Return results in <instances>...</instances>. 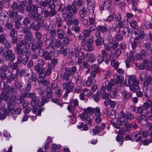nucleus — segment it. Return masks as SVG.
I'll return each mask as SVG.
<instances>
[{
	"instance_id": "1",
	"label": "nucleus",
	"mask_w": 152,
	"mask_h": 152,
	"mask_svg": "<svg viewBox=\"0 0 152 152\" xmlns=\"http://www.w3.org/2000/svg\"><path fill=\"white\" fill-rule=\"evenodd\" d=\"M26 9L28 12V16L33 19L34 21H38L37 24L39 28L44 26V20L42 19L43 17L40 16L41 15L38 13L37 7L36 5H30L26 7Z\"/></svg>"
},
{
	"instance_id": "2",
	"label": "nucleus",
	"mask_w": 152,
	"mask_h": 152,
	"mask_svg": "<svg viewBox=\"0 0 152 152\" xmlns=\"http://www.w3.org/2000/svg\"><path fill=\"white\" fill-rule=\"evenodd\" d=\"M91 113H94L96 116L102 115L100 109L98 107L95 108H88L82 115H80V118L83 120L87 121L88 124L90 126L92 124L93 118V116L91 115Z\"/></svg>"
},
{
	"instance_id": "3",
	"label": "nucleus",
	"mask_w": 152,
	"mask_h": 152,
	"mask_svg": "<svg viewBox=\"0 0 152 152\" xmlns=\"http://www.w3.org/2000/svg\"><path fill=\"white\" fill-rule=\"evenodd\" d=\"M16 53L18 56L17 57V61L19 64H22L26 65L28 63L31 52L30 50H15Z\"/></svg>"
},
{
	"instance_id": "4",
	"label": "nucleus",
	"mask_w": 152,
	"mask_h": 152,
	"mask_svg": "<svg viewBox=\"0 0 152 152\" xmlns=\"http://www.w3.org/2000/svg\"><path fill=\"white\" fill-rule=\"evenodd\" d=\"M11 8L12 10L9 11V16L10 18L14 19H17L18 17V12L22 14L24 11V7L21 4L19 5L15 2L13 3Z\"/></svg>"
},
{
	"instance_id": "5",
	"label": "nucleus",
	"mask_w": 152,
	"mask_h": 152,
	"mask_svg": "<svg viewBox=\"0 0 152 152\" xmlns=\"http://www.w3.org/2000/svg\"><path fill=\"white\" fill-rule=\"evenodd\" d=\"M52 66V64H49L46 70L45 69L34 70L39 76L38 78L39 82L40 79H44L46 77V75L48 76L50 74Z\"/></svg>"
},
{
	"instance_id": "6",
	"label": "nucleus",
	"mask_w": 152,
	"mask_h": 152,
	"mask_svg": "<svg viewBox=\"0 0 152 152\" xmlns=\"http://www.w3.org/2000/svg\"><path fill=\"white\" fill-rule=\"evenodd\" d=\"M48 8L50 9L49 10L47 9L42 10L41 13H43L44 17L46 18H51L55 16L57 13V11L56 10V8H55V6L53 5H50Z\"/></svg>"
},
{
	"instance_id": "7",
	"label": "nucleus",
	"mask_w": 152,
	"mask_h": 152,
	"mask_svg": "<svg viewBox=\"0 0 152 152\" xmlns=\"http://www.w3.org/2000/svg\"><path fill=\"white\" fill-rule=\"evenodd\" d=\"M77 69L75 66H72L71 69L69 67H66L63 76V80L65 81H68L70 77L74 74L76 72Z\"/></svg>"
},
{
	"instance_id": "8",
	"label": "nucleus",
	"mask_w": 152,
	"mask_h": 152,
	"mask_svg": "<svg viewBox=\"0 0 152 152\" xmlns=\"http://www.w3.org/2000/svg\"><path fill=\"white\" fill-rule=\"evenodd\" d=\"M67 10L66 17L67 18H71L73 16V14H76L77 12V8L76 5L73 3L72 5H69L66 6Z\"/></svg>"
},
{
	"instance_id": "9",
	"label": "nucleus",
	"mask_w": 152,
	"mask_h": 152,
	"mask_svg": "<svg viewBox=\"0 0 152 152\" xmlns=\"http://www.w3.org/2000/svg\"><path fill=\"white\" fill-rule=\"evenodd\" d=\"M45 30L46 31L51 37H54L56 35L57 31L54 28L52 24H50L48 25L47 23L45 24L43 27Z\"/></svg>"
},
{
	"instance_id": "10",
	"label": "nucleus",
	"mask_w": 152,
	"mask_h": 152,
	"mask_svg": "<svg viewBox=\"0 0 152 152\" xmlns=\"http://www.w3.org/2000/svg\"><path fill=\"white\" fill-rule=\"evenodd\" d=\"M4 59L7 61H10L11 62L13 61L15 59V56L11 50H7L3 54Z\"/></svg>"
},
{
	"instance_id": "11",
	"label": "nucleus",
	"mask_w": 152,
	"mask_h": 152,
	"mask_svg": "<svg viewBox=\"0 0 152 152\" xmlns=\"http://www.w3.org/2000/svg\"><path fill=\"white\" fill-rule=\"evenodd\" d=\"M136 52L135 50H132L130 53H127L126 54V56L127 57V59L126 61V64L127 68L129 67L130 64L129 62L133 63L134 61L135 58L134 55Z\"/></svg>"
},
{
	"instance_id": "12",
	"label": "nucleus",
	"mask_w": 152,
	"mask_h": 152,
	"mask_svg": "<svg viewBox=\"0 0 152 152\" xmlns=\"http://www.w3.org/2000/svg\"><path fill=\"white\" fill-rule=\"evenodd\" d=\"M148 88L152 90V77L150 75L147 77L144 82L143 89L146 91Z\"/></svg>"
},
{
	"instance_id": "13",
	"label": "nucleus",
	"mask_w": 152,
	"mask_h": 152,
	"mask_svg": "<svg viewBox=\"0 0 152 152\" xmlns=\"http://www.w3.org/2000/svg\"><path fill=\"white\" fill-rule=\"evenodd\" d=\"M111 80L109 82H105L103 83L101 88V90L104 92L106 91L107 89L108 92H109L112 89L113 86H114Z\"/></svg>"
},
{
	"instance_id": "14",
	"label": "nucleus",
	"mask_w": 152,
	"mask_h": 152,
	"mask_svg": "<svg viewBox=\"0 0 152 152\" xmlns=\"http://www.w3.org/2000/svg\"><path fill=\"white\" fill-rule=\"evenodd\" d=\"M74 86V83L72 81L65 82L63 84V89L67 91V92H71Z\"/></svg>"
},
{
	"instance_id": "15",
	"label": "nucleus",
	"mask_w": 152,
	"mask_h": 152,
	"mask_svg": "<svg viewBox=\"0 0 152 152\" xmlns=\"http://www.w3.org/2000/svg\"><path fill=\"white\" fill-rule=\"evenodd\" d=\"M28 40V39L25 38L23 39L20 41L19 42L16 44L15 49L18 50L23 49L24 50H27L25 48H23V47L24 45H27L28 44V42L27 41Z\"/></svg>"
},
{
	"instance_id": "16",
	"label": "nucleus",
	"mask_w": 152,
	"mask_h": 152,
	"mask_svg": "<svg viewBox=\"0 0 152 152\" xmlns=\"http://www.w3.org/2000/svg\"><path fill=\"white\" fill-rule=\"evenodd\" d=\"M0 87L2 91H3L7 94L11 93L13 91V89L12 87H10L7 84L5 83H1Z\"/></svg>"
},
{
	"instance_id": "17",
	"label": "nucleus",
	"mask_w": 152,
	"mask_h": 152,
	"mask_svg": "<svg viewBox=\"0 0 152 152\" xmlns=\"http://www.w3.org/2000/svg\"><path fill=\"white\" fill-rule=\"evenodd\" d=\"M24 95L25 97L32 99L31 101V103L33 104H34L35 102V99L36 98V94L34 92H29V91H26L24 94Z\"/></svg>"
},
{
	"instance_id": "18",
	"label": "nucleus",
	"mask_w": 152,
	"mask_h": 152,
	"mask_svg": "<svg viewBox=\"0 0 152 152\" xmlns=\"http://www.w3.org/2000/svg\"><path fill=\"white\" fill-rule=\"evenodd\" d=\"M45 64V62L42 59H39L38 62V64L35 65L34 67V70L42 69H45V68L43 67Z\"/></svg>"
},
{
	"instance_id": "19",
	"label": "nucleus",
	"mask_w": 152,
	"mask_h": 152,
	"mask_svg": "<svg viewBox=\"0 0 152 152\" xmlns=\"http://www.w3.org/2000/svg\"><path fill=\"white\" fill-rule=\"evenodd\" d=\"M128 83L129 84H139L140 81L137 79L135 75H130L129 77Z\"/></svg>"
},
{
	"instance_id": "20",
	"label": "nucleus",
	"mask_w": 152,
	"mask_h": 152,
	"mask_svg": "<svg viewBox=\"0 0 152 152\" xmlns=\"http://www.w3.org/2000/svg\"><path fill=\"white\" fill-rule=\"evenodd\" d=\"M127 114H125L123 111L121 112L120 113V117L118 119V124H120L127 121Z\"/></svg>"
},
{
	"instance_id": "21",
	"label": "nucleus",
	"mask_w": 152,
	"mask_h": 152,
	"mask_svg": "<svg viewBox=\"0 0 152 152\" xmlns=\"http://www.w3.org/2000/svg\"><path fill=\"white\" fill-rule=\"evenodd\" d=\"M69 18L66 23L68 25L71 26L73 24L75 26H77L79 25V21L78 19L76 18Z\"/></svg>"
},
{
	"instance_id": "22",
	"label": "nucleus",
	"mask_w": 152,
	"mask_h": 152,
	"mask_svg": "<svg viewBox=\"0 0 152 152\" xmlns=\"http://www.w3.org/2000/svg\"><path fill=\"white\" fill-rule=\"evenodd\" d=\"M120 125L122 126L124 125L125 131L129 133L131 131L130 128L131 127V124H130L128 121H124V122H122L119 124Z\"/></svg>"
},
{
	"instance_id": "23",
	"label": "nucleus",
	"mask_w": 152,
	"mask_h": 152,
	"mask_svg": "<svg viewBox=\"0 0 152 152\" xmlns=\"http://www.w3.org/2000/svg\"><path fill=\"white\" fill-rule=\"evenodd\" d=\"M142 62L144 63L146 69L149 71H152V64L149 60H147V59H144Z\"/></svg>"
},
{
	"instance_id": "24",
	"label": "nucleus",
	"mask_w": 152,
	"mask_h": 152,
	"mask_svg": "<svg viewBox=\"0 0 152 152\" xmlns=\"http://www.w3.org/2000/svg\"><path fill=\"white\" fill-rule=\"evenodd\" d=\"M122 94L124 101H126L132 96L131 93H130L125 90L123 91L122 92Z\"/></svg>"
},
{
	"instance_id": "25",
	"label": "nucleus",
	"mask_w": 152,
	"mask_h": 152,
	"mask_svg": "<svg viewBox=\"0 0 152 152\" xmlns=\"http://www.w3.org/2000/svg\"><path fill=\"white\" fill-rule=\"evenodd\" d=\"M9 114V111L3 107L0 108V117L1 119H4Z\"/></svg>"
},
{
	"instance_id": "26",
	"label": "nucleus",
	"mask_w": 152,
	"mask_h": 152,
	"mask_svg": "<svg viewBox=\"0 0 152 152\" xmlns=\"http://www.w3.org/2000/svg\"><path fill=\"white\" fill-rule=\"evenodd\" d=\"M122 78V76L117 75L115 79H111L110 80L113 83V85L114 86L116 84L120 83L122 82L123 79Z\"/></svg>"
},
{
	"instance_id": "27",
	"label": "nucleus",
	"mask_w": 152,
	"mask_h": 152,
	"mask_svg": "<svg viewBox=\"0 0 152 152\" xmlns=\"http://www.w3.org/2000/svg\"><path fill=\"white\" fill-rule=\"evenodd\" d=\"M57 34L59 39H62L65 37V32L62 29L58 28L57 30Z\"/></svg>"
},
{
	"instance_id": "28",
	"label": "nucleus",
	"mask_w": 152,
	"mask_h": 152,
	"mask_svg": "<svg viewBox=\"0 0 152 152\" xmlns=\"http://www.w3.org/2000/svg\"><path fill=\"white\" fill-rule=\"evenodd\" d=\"M152 105V101L151 100H149L146 102H144L143 104V107L144 108L145 111H146V114H148V111H147V109L150 108Z\"/></svg>"
},
{
	"instance_id": "29",
	"label": "nucleus",
	"mask_w": 152,
	"mask_h": 152,
	"mask_svg": "<svg viewBox=\"0 0 152 152\" xmlns=\"http://www.w3.org/2000/svg\"><path fill=\"white\" fill-rule=\"evenodd\" d=\"M88 8L85 6H83L82 8L79 11V14L80 17H82V18L84 17L85 15L87 14L88 12Z\"/></svg>"
},
{
	"instance_id": "30",
	"label": "nucleus",
	"mask_w": 152,
	"mask_h": 152,
	"mask_svg": "<svg viewBox=\"0 0 152 152\" xmlns=\"http://www.w3.org/2000/svg\"><path fill=\"white\" fill-rule=\"evenodd\" d=\"M19 75L21 78H23L24 77H28L30 75V74L26 72V70L25 68H23L20 71Z\"/></svg>"
},
{
	"instance_id": "31",
	"label": "nucleus",
	"mask_w": 152,
	"mask_h": 152,
	"mask_svg": "<svg viewBox=\"0 0 152 152\" xmlns=\"http://www.w3.org/2000/svg\"><path fill=\"white\" fill-rule=\"evenodd\" d=\"M46 92V96L49 99H51L53 96V93L50 88L47 86L45 88Z\"/></svg>"
},
{
	"instance_id": "32",
	"label": "nucleus",
	"mask_w": 152,
	"mask_h": 152,
	"mask_svg": "<svg viewBox=\"0 0 152 152\" xmlns=\"http://www.w3.org/2000/svg\"><path fill=\"white\" fill-rule=\"evenodd\" d=\"M29 27L30 29H31L35 31H38L40 29L38 25L37 24H36L35 22L34 21H32L31 22Z\"/></svg>"
},
{
	"instance_id": "33",
	"label": "nucleus",
	"mask_w": 152,
	"mask_h": 152,
	"mask_svg": "<svg viewBox=\"0 0 152 152\" xmlns=\"http://www.w3.org/2000/svg\"><path fill=\"white\" fill-rule=\"evenodd\" d=\"M139 84H130L129 87L130 90L133 92H137V91L140 90V87L138 86Z\"/></svg>"
},
{
	"instance_id": "34",
	"label": "nucleus",
	"mask_w": 152,
	"mask_h": 152,
	"mask_svg": "<svg viewBox=\"0 0 152 152\" xmlns=\"http://www.w3.org/2000/svg\"><path fill=\"white\" fill-rule=\"evenodd\" d=\"M51 0H42L39 2V4L42 7H46L48 6H49L50 5V4H51Z\"/></svg>"
},
{
	"instance_id": "35",
	"label": "nucleus",
	"mask_w": 152,
	"mask_h": 152,
	"mask_svg": "<svg viewBox=\"0 0 152 152\" xmlns=\"http://www.w3.org/2000/svg\"><path fill=\"white\" fill-rule=\"evenodd\" d=\"M17 75H15V76H13L12 74L9 75L7 78V81L6 83H10L12 80L13 81L16 80H17Z\"/></svg>"
},
{
	"instance_id": "36",
	"label": "nucleus",
	"mask_w": 152,
	"mask_h": 152,
	"mask_svg": "<svg viewBox=\"0 0 152 152\" xmlns=\"http://www.w3.org/2000/svg\"><path fill=\"white\" fill-rule=\"evenodd\" d=\"M79 103V101L77 99H73L72 100L71 104H73V105H72V108L73 110V112H74L75 110L76 109V107L78 106Z\"/></svg>"
},
{
	"instance_id": "37",
	"label": "nucleus",
	"mask_w": 152,
	"mask_h": 152,
	"mask_svg": "<svg viewBox=\"0 0 152 152\" xmlns=\"http://www.w3.org/2000/svg\"><path fill=\"white\" fill-rule=\"evenodd\" d=\"M32 19L30 17H26L23 19V24L24 26H27L30 25L31 23V21Z\"/></svg>"
},
{
	"instance_id": "38",
	"label": "nucleus",
	"mask_w": 152,
	"mask_h": 152,
	"mask_svg": "<svg viewBox=\"0 0 152 152\" xmlns=\"http://www.w3.org/2000/svg\"><path fill=\"white\" fill-rule=\"evenodd\" d=\"M69 50L68 48H65L64 47L62 46L60 48L59 52L61 54H63L64 56H66L69 52Z\"/></svg>"
},
{
	"instance_id": "39",
	"label": "nucleus",
	"mask_w": 152,
	"mask_h": 152,
	"mask_svg": "<svg viewBox=\"0 0 152 152\" xmlns=\"http://www.w3.org/2000/svg\"><path fill=\"white\" fill-rule=\"evenodd\" d=\"M109 94L111 98H115L118 96L117 90L116 88H113L111 91H110Z\"/></svg>"
},
{
	"instance_id": "40",
	"label": "nucleus",
	"mask_w": 152,
	"mask_h": 152,
	"mask_svg": "<svg viewBox=\"0 0 152 152\" xmlns=\"http://www.w3.org/2000/svg\"><path fill=\"white\" fill-rule=\"evenodd\" d=\"M43 57L45 61L51 60L52 58V54L50 52H45Z\"/></svg>"
},
{
	"instance_id": "41",
	"label": "nucleus",
	"mask_w": 152,
	"mask_h": 152,
	"mask_svg": "<svg viewBox=\"0 0 152 152\" xmlns=\"http://www.w3.org/2000/svg\"><path fill=\"white\" fill-rule=\"evenodd\" d=\"M145 36V34L143 31H140L139 34L135 38V39L137 41L140 40V39H143Z\"/></svg>"
},
{
	"instance_id": "42",
	"label": "nucleus",
	"mask_w": 152,
	"mask_h": 152,
	"mask_svg": "<svg viewBox=\"0 0 152 152\" xmlns=\"http://www.w3.org/2000/svg\"><path fill=\"white\" fill-rule=\"evenodd\" d=\"M95 42L96 46H100L102 45L104 42L103 39L102 37L97 38L95 40Z\"/></svg>"
},
{
	"instance_id": "43",
	"label": "nucleus",
	"mask_w": 152,
	"mask_h": 152,
	"mask_svg": "<svg viewBox=\"0 0 152 152\" xmlns=\"http://www.w3.org/2000/svg\"><path fill=\"white\" fill-rule=\"evenodd\" d=\"M88 5V8L90 12H93L95 9V5L92 2H90L89 4L87 3Z\"/></svg>"
},
{
	"instance_id": "44",
	"label": "nucleus",
	"mask_w": 152,
	"mask_h": 152,
	"mask_svg": "<svg viewBox=\"0 0 152 152\" xmlns=\"http://www.w3.org/2000/svg\"><path fill=\"white\" fill-rule=\"evenodd\" d=\"M14 107V103L13 102H9L8 103V106L7 108L8 110L10 112H11L13 110Z\"/></svg>"
},
{
	"instance_id": "45",
	"label": "nucleus",
	"mask_w": 152,
	"mask_h": 152,
	"mask_svg": "<svg viewBox=\"0 0 152 152\" xmlns=\"http://www.w3.org/2000/svg\"><path fill=\"white\" fill-rule=\"evenodd\" d=\"M103 4L104 7L108 9H110L111 7V2L110 0H105L104 1Z\"/></svg>"
},
{
	"instance_id": "46",
	"label": "nucleus",
	"mask_w": 152,
	"mask_h": 152,
	"mask_svg": "<svg viewBox=\"0 0 152 152\" xmlns=\"http://www.w3.org/2000/svg\"><path fill=\"white\" fill-rule=\"evenodd\" d=\"M122 33L124 35L128 36L130 34V31L129 28L127 27H124L123 29Z\"/></svg>"
},
{
	"instance_id": "47",
	"label": "nucleus",
	"mask_w": 152,
	"mask_h": 152,
	"mask_svg": "<svg viewBox=\"0 0 152 152\" xmlns=\"http://www.w3.org/2000/svg\"><path fill=\"white\" fill-rule=\"evenodd\" d=\"M0 77L1 79V83H5L4 80L7 78V74L5 72H2L0 75Z\"/></svg>"
},
{
	"instance_id": "48",
	"label": "nucleus",
	"mask_w": 152,
	"mask_h": 152,
	"mask_svg": "<svg viewBox=\"0 0 152 152\" xmlns=\"http://www.w3.org/2000/svg\"><path fill=\"white\" fill-rule=\"evenodd\" d=\"M25 88L26 91H29L31 90V81L28 80L26 83Z\"/></svg>"
},
{
	"instance_id": "49",
	"label": "nucleus",
	"mask_w": 152,
	"mask_h": 152,
	"mask_svg": "<svg viewBox=\"0 0 152 152\" xmlns=\"http://www.w3.org/2000/svg\"><path fill=\"white\" fill-rule=\"evenodd\" d=\"M49 99L45 96H42L41 105H44L46 103L48 102L49 101Z\"/></svg>"
},
{
	"instance_id": "50",
	"label": "nucleus",
	"mask_w": 152,
	"mask_h": 152,
	"mask_svg": "<svg viewBox=\"0 0 152 152\" xmlns=\"http://www.w3.org/2000/svg\"><path fill=\"white\" fill-rule=\"evenodd\" d=\"M2 44L4 46V49L6 50H9V49L10 47V44L8 42L7 40L5 41L4 43Z\"/></svg>"
},
{
	"instance_id": "51",
	"label": "nucleus",
	"mask_w": 152,
	"mask_h": 152,
	"mask_svg": "<svg viewBox=\"0 0 152 152\" xmlns=\"http://www.w3.org/2000/svg\"><path fill=\"white\" fill-rule=\"evenodd\" d=\"M97 30L98 31H101L102 33H105L107 31V28L105 26H99L97 27Z\"/></svg>"
},
{
	"instance_id": "52",
	"label": "nucleus",
	"mask_w": 152,
	"mask_h": 152,
	"mask_svg": "<svg viewBox=\"0 0 152 152\" xmlns=\"http://www.w3.org/2000/svg\"><path fill=\"white\" fill-rule=\"evenodd\" d=\"M0 14L1 16L6 18L7 19L6 20L9 19L8 12L4 10L0 12Z\"/></svg>"
},
{
	"instance_id": "53",
	"label": "nucleus",
	"mask_w": 152,
	"mask_h": 152,
	"mask_svg": "<svg viewBox=\"0 0 152 152\" xmlns=\"http://www.w3.org/2000/svg\"><path fill=\"white\" fill-rule=\"evenodd\" d=\"M5 26L6 28L9 30H10L13 28V25L12 23L9 22V19L6 20V23Z\"/></svg>"
},
{
	"instance_id": "54",
	"label": "nucleus",
	"mask_w": 152,
	"mask_h": 152,
	"mask_svg": "<svg viewBox=\"0 0 152 152\" xmlns=\"http://www.w3.org/2000/svg\"><path fill=\"white\" fill-rule=\"evenodd\" d=\"M8 96V95L6 93L4 92L3 91H2V94L0 95V97L1 98L2 100H7Z\"/></svg>"
},
{
	"instance_id": "55",
	"label": "nucleus",
	"mask_w": 152,
	"mask_h": 152,
	"mask_svg": "<svg viewBox=\"0 0 152 152\" xmlns=\"http://www.w3.org/2000/svg\"><path fill=\"white\" fill-rule=\"evenodd\" d=\"M54 39L53 38L46 39L45 41V42L46 45L48 46H51L54 42Z\"/></svg>"
},
{
	"instance_id": "56",
	"label": "nucleus",
	"mask_w": 152,
	"mask_h": 152,
	"mask_svg": "<svg viewBox=\"0 0 152 152\" xmlns=\"http://www.w3.org/2000/svg\"><path fill=\"white\" fill-rule=\"evenodd\" d=\"M99 128V125H96L95 129L91 130H92V132L94 134V135H96L97 134L101 131Z\"/></svg>"
},
{
	"instance_id": "57",
	"label": "nucleus",
	"mask_w": 152,
	"mask_h": 152,
	"mask_svg": "<svg viewBox=\"0 0 152 152\" xmlns=\"http://www.w3.org/2000/svg\"><path fill=\"white\" fill-rule=\"evenodd\" d=\"M88 56V61L92 63H94L96 60L95 56L91 54H89Z\"/></svg>"
},
{
	"instance_id": "58",
	"label": "nucleus",
	"mask_w": 152,
	"mask_h": 152,
	"mask_svg": "<svg viewBox=\"0 0 152 152\" xmlns=\"http://www.w3.org/2000/svg\"><path fill=\"white\" fill-rule=\"evenodd\" d=\"M6 34H0V43L2 44L4 43L5 41L7 40L6 37Z\"/></svg>"
},
{
	"instance_id": "59",
	"label": "nucleus",
	"mask_w": 152,
	"mask_h": 152,
	"mask_svg": "<svg viewBox=\"0 0 152 152\" xmlns=\"http://www.w3.org/2000/svg\"><path fill=\"white\" fill-rule=\"evenodd\" d=\"M139 42L138 40L137 41L135 39V38L134 39V41L131 43V46L132 48V50H135V49L137 47V44Z\"/></svg>"
},
{
	"instance_id": "60",
	"label": "nucleus",
	"mask_w": 152,
	"mask_h": 152,
	"mask_svg": "<svg viewBox=\"0 0 152 152\" xmlns=\"http://www.w3.org/2000/svg\"><path fill=\"white\" fill-rule=\"evenodd\" d=\"M35 35L37 40L42 39V34L39 31H37L35 33Z\"/></svg>"
},
{
	"instance_id": "61",
	"label": "nucleus",
	"mask_w": 152,
	"mask_h": 152,
	"mask_svg": "<svg viewBox=\"0 0 152 152\" xmlns=\"http://www.w3.org/2000/svg\"><path fill=\"white\" fill-rule=\"evenodd\" d=\"M54 44L57 47H60L62 45L61 41L58 39L55 40Z\"/></svg>"
},
{
	"instance_id": "62",
	"label": "nucleus",
	"mask_w": 152,
	"mask_h": 152,
	"mask_svg": "<svg viewBox=\"0 0 152 152\" xmlns=\"http://www.w3.org/2000/svg\"><path fill=\"white\" fill-rule=\"evenodd\" d=\"M38 53L40 57H43L45 51L42 48H39L38 50Z\"/></svg>"
},
{
	"instance_id": "63",
	"label": "nucleus",
	"mask_w": 152,
	"mask_h": 152,
	"mask_svg": "<svg viewBox=\"0 0 152 152\" xmlns=\"http://www.w3.org/2000/svg\"><path fill=\"white\" fill-rule=\"evenodd\" d=\"M36 43L39 48H42L43 47V42L41 39L37 40Z\"/></svg>"
},
{
	"instance_id": "64",
	"label": "nucleus",
	"mask_w": 152,
	"mask_h": 152,
	"mask_svg": "<svg viewBox=\"0 0 152 152\" xmlns=\"http://www.w3.org/2000/svg\"><path fill=\"white\" fill-rule=\"evenodd\" d=\"M115 39L116 41H119L122 40L123 37L120 33H117L115 34Z\"/></svg>"
}]
</instances>
